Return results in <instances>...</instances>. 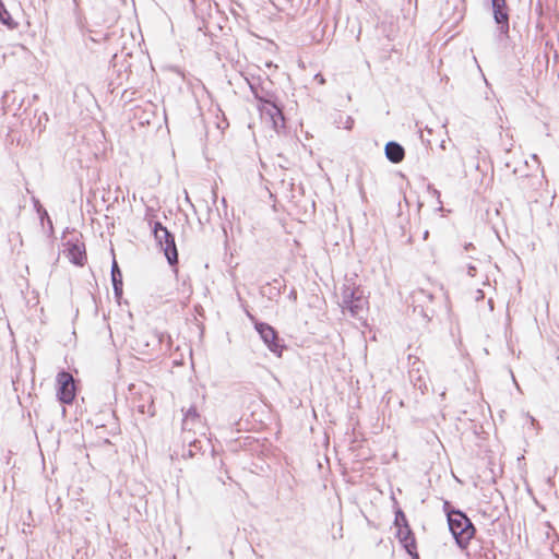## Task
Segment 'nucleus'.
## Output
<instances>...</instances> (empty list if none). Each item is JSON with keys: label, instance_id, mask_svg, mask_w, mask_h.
I'll use <instances>...</instances> for the list:
<instances>
[{"label": "nucleus", "instance_id": "obj_7", "mask_svg": "<svg viewBox=\"0 0 559 559\" xmlns=\"http://www.w3.org/2000/svg\"><path fill=\"white\" fill-rule=\"evenodd\" d=\"M64 254L69 261L78 266H83L86 261V250L79 237H72L63 242Z\"/></svg>", "mask_w": 559, "mask_h": 559}, {"label": "nucleus", "instance_id": "obj_26", "mask_svg": "<svg viewBox=\"0 0 559 559\" xmlns=\"http://www.w3.org/2000/svg\"><path fill=\"white\" fill-rule=\"evenodd\" d=\"M45 221H46V222H47V224H48V228H49L50 233H52V231H53V226H52V221H51V218L48 216V218H45Z\"/></svg>", "mask_w": 559, "mask_h": 559}, {"label": "nucleus", "instance_id": "obj_10", "mask_svg": "<svg viewBox=\"0 0 559 559\" xmlns=\"http://www.w3.org/2000/svg\"><path fill=\"white\" fill-rule=\"evenodd\" d=\"M342 302L353 316H358L364 305L359 289L350 288L349 286H345L343 289Z\"/></svg>", "mask_w": 559, "mask_h": 559}, {"label": "nucleus", "instance_id": "obj_29", "mask_svg": "<svg viewBox=\"0 0 559 559\" xmlns=\"http://www.w3.org/2000/svg\"><path fill=\"white\" fill-rule=\"evenodd\" d=\"M319 81H320V83H324V79L323 78H319Z\"/></svg>", "mask_w": 559, "mask_h": 559}, {"label": "nucleus", "instance_id": "obj_17", "mask_svg": "<svg viewBox=\"0 0 559 559\" xmlns=\"http://www.w3.org/2000/svg\"><path fill=\"white\" fill-rule=\"evenodd\" d=\"M183 418L186 426L188 425V423H197L200 426V428H203L201 416L199 415L194 406L188 408V411L185 413Z\"/></svg>", "mask_w": 559, "mask_h": 559}, {"label": "nucleus", "instance_id": "obj_18", "mask_svg": "<svg viewBox=\"0 0 559 559\" xmlns=\"http://www.w3.org/2000/svg\"><path fill=\"white\" fill-rule=\"evenodd\" d=\"M335 123L337 128L352 130L354 127V119L348 115L340 114L338 117L335 119Z\"/></svg>", "mask_w": 559, "mask_h": 559}, {"label": "nucleus", "instance_id": "obj_6", "mask_svg": "<svg viewBox=\"0 0 559 559\" xmlns=\"http://www.w3.org/2000/svg\"><path fill=\"white\" fill-rule=\"evenodd\" d=\"M57 397L62 404H72L75 397V384L71 373L62 370L57 374Z\"/></svg>", "mask_w": 559, "mask_h": 559}, {"label": "nucleus", "instance_id": "obj_16", "mask_svg": "<svg viewBox=\"0 0 559 559\" xmlns=\"http://www.w3.org/2000/svg\"><path fill=\"white\" fill-rule=\"evenodd\" d=\"M0 22L7 25L10 29H14L17 26V23L12 19L5 9L2 0H0Z\"/></svg>", "mask_w": 559, "mask_h": 559}, {"label": "nucleus", "instance_id": "obj_15", "mask_svg": "<svg viewBox=\"0 0 559 559\" xmlns=\"http://www.w3.org/2000/svg\"><path fill=\"white\" fill-rule=\"evenodd\" d=\"M183 441L189 442V449L183 452V457H192L197 451L201 450V442L198 439L192 438L191 436H183Z\"/></svg>", "mask_w": 559, "mask_h": 559}, {"label": "nucleus", "instance_id": "obj_13", "mask_svg": "<svg viewBox=\"0 0 559 559\" xmlns=\"http://www.w3.org/2000/svg\"><path fill=\"white\" fill-rule=\"evenodd\" d=\"M111 283H112L115 297L121 298L122 293H123L122 272L115 259L111 264Z\"/></svg>", "mask_w": 559, "mask_h": 559}, {"label": "nucleus", "instance_id": "obj_8", "mask_svg": "<svg viewBox=\"0 0 559 559\" xmlns=\"http://www.w3.org/2000/svg\"><path fill=\"white\" fill-rule=\"evenodd\" d=\"M491 9L500 35L508 36L510 31V14L507 0H491Z\"/></svg>", "mask_w": 559, "mask_h": 559}, {"label": "nucleus", "instance_id": "obj_12", "mask_svg": "<svg viewBox=\"0 0 559 559\" xmlns=\"http://www.w3.org/2000/svg\"><path fill=\"white\" fill-rule=\"evenodd\" d=\"M384 154L391 163L399 164L405 157V150L399 142L389 141L384 146Z\"/></svg>", "mask_w": 559, "mask_h": 559}, {"label": "nucleus", "instance_id": "obj_4", "mask_svg": "<svg viewBox=\"0 0 559 559\" xmlns=\"http://www.w3.org/2000/svg\"><path fill=\"white\" fill-rule=\"evenodd\" d=\"M168 341V347L170 343V337L165 333L158 332L156 330H145L139 333V335L134 338V349L141 354H148L150 352H154L159 349L165 341Z\"/></svg>", "mask_w": 559, "mask_h": 559}, {"label": "nucleus", "instance_id": "obj_25", "mask_svg": "<svg viewBox=\"0 0 559 559\" xmlns=\"http://www.w3.org/2000/svg\"><path fill=\"white\" fill-rule=\"evenodd\" d=\"M429 190H431L433 197H436L438 200L440 199V192L437 189H433L429 186Z\"/></svg>", "mask_w": 559, "mask_h": 559}, {"label": "nucleus", "instance_id": "obj_1", "mask_svg": "<svg viewBox=\"0 0 559 559\" xmlns=\"http://www.w3.org/2000/svg\"><path fill=\"white\" fill-rule=\"evenodd\" d=\"M443 511L457 547L462 550L466 549L476 534L475 525L466 513L453 508L449 501H444Z\"/></svg>", "mask_w": 559, "mask_h": 559}, {"label": "nucleus", "instance_id": "obj_5", "mask_svg": "<svg viewBox=\"0 0 559 559\" xmlns=\"http://www.w3.org/2000/svg\"><path fill=\"white\" fill-rule=\"evenodd\" d=\"M254 329L267 348L280 357L284 345L281 343L277 331L269 323L260 321H254Z\"/></svg>", "mask_w": 559, "mask_h": 559}, {"label": "nucleus", "instance_id": "obj_3", "mask_svg": "<svg viewBox=\"0 0 559 559\" xmlns=\"http://www.w3.org/2000/svg\"><path fill=\"white\" fill-rule=\"evenodd\" d=\"M152 233L160 250H163L168 264L174 267L175 273H177L178 250L174 234L157 221L152 225Z\"/></svg>", "mask_w": 559, "mask_h": 559}, {"label": "nucleus", "instance_id": "obj_28", "mask_svg": "<svg viewBox=\"0 0 559 559\" xmlns=\"http://www.w3.org/2000/svg\"><path fill=\"white\" fill-rule=\"evenodd\" d=\"M69 231V228H66V230L63 231V235H62V239L66 238V234Z\"/></svg>", "mask_w": 559, "mask_h": 559}, {"label": "nucleus", "instance_id": "obj_14", "mask_svg": "<svg viewBox=\"0 0 559 559\" xmlns=\"http://www.w3.org/2000/svg\"><path fill=\"white\" fill-rule=\"evenodd\" d=\"M409 379L413 385L418 389L423 394L428 391V384L424 374L420 372V369H415L414 367L409 370Z\"/></svg>", "mask_w": 559, "mask_h": 559}, {"label": "nucleus", "instance_id": "obj_21", "mask_svg": "<svg viewBox=\"0 0 559 559\" xmlns=\"http://www.w3.org/2000/svg\"><path fill=\"white\" fill-rule=\"evenodd\" d=\"M198 428L201 429L197 423H188V425L186 427L185 418L182 419V430H183L185 436H189L190 432H192V431L195 433V430Z\"/></svg>", "mask_w": 559, "mask_h": 559}, {"label": "nucleus", "instance_id": "obj_9", "mask_svg": "<svg viewBox=\"0 0 559 559\" xmlns=\"http://www.w3.org/2000/svg\"><path fill=\"white\" fill-rule=\"evenodd\" d=\"M409 298L412 300L414 312H418L423 317L429 318V312L431 311L428 305L433 301V294L426 289L418 288L412 292Z\"/></svg>", "mask_w": 559, "mask_h": 559}, {"label": "nucleus", "instance_id": "obj_19", "mask_svg": "<svg viewBox=\"0 0 559 559\" xmlns=\"http://www.w3.org/2000/svg\"><path fill=\"white\" fill-rule=\"evenodd\" d=\"M33 204H34V209L36 210V212H37V214L39 216L40 223L44 224L45 218H48V216H49L48 212L41 205V203L39 202L38 199L33 198Z\"/></svg>", "mask_w": 559, "mask_h": 559}, {"label": "nucleus", "instance_id": "obj_23", "mask_svg": "<svg viewBox=\"0 0 559 559\" xmlns=\"http://www.w3.org/2000/svg\"><path fill=\"white\" fill-rule=\"evenodd\" d=\"M476 266L473 265V264H468L467 266V274L472 277H474L476 275Z\"/></svg>", "mask_w": 559, "mask_h": 559}, {"label": "nucleus", "instance_id": "obj_24", "mask_svg": "<svg viewBox=\"0 0 559 559\" xmlns=\"http://www.w3.org/2000/svg\"><path fill=\"white\" fill-rule=\"evenodd\" d=\"M288 299L296 302L297 301V290L293 288L288 294Z\"/></svg>", "mask_w": 559, "mask_h": 559}, {"label": "nucleus", "instance_id": "obj_11", "mask_svg": "<svg viewBox=\"0 0 559 559\" xmlns=\"http://www.w3.org/2000/svg\"><path fill=\"white\" fill-rule=\"evenodd\" d=\"M396 536L402 546L405 548L406 552L412 557H417L416 539L411 527L408 526L399 528Z\"/></svg>", "mask_w": 559, "mask_h": 559}, {"label": "nucleus", "instance_id": "obj_2", "mask_svg": "<svg viewBox=\"0 0 559 559\" xmlns=\"http://www.w3.org/2000/svg\"><path fill=\"white\" fill-rule=\"evenodd\" d=\"M246 81L257 100L271 105L269 114L272 118L274 128L277 129L280 121L282 122L283 126L284 116L281 108H278L272 102L273 94L269 90V86L272 84V82L269 80V78L261 75H251L250 78H246Z\"/></svg>", "mask_w": 559, "mask_h": 559}, {"label": "nucleus", "instance_id": "obj_20", "mask_svg": "<svg viewBox=\"0 0 559 559\" xmlns=\"http://www.w3.org/2000/svg\"><path fill=\"white\" fill-rule=\"evenodd\" d=\"M394 524L395 526L399 528L401 527H408V522H407V519H406V515L405 513L399 509L396 512H395V519H394Z\"/></svg>", "mask_w": 559, "mask_h": 559}, {"label": "nucleus", "instance_id": "obj_22", "mask_svg": "<svg viewBox=\"0 0 559 559\" xmlns=\"http://www.w3.org/2000/svg\"><path fill=\"white\" fill-rule=\"evenodd\" d=\"M274 285H270V298H272L273 296H278L281 294V283L278 280H274L273 282Z\"/></svg>", "mask_w": 559, "mask_h": 559}, {"label": "nucleus", "instance_id": "obj_30", "mask_svg": "<svg viewBox=\"0 0 559 559\" xmlns=\"http://www.w3.org/2000/svg\"><path fill=\"white\" fill-rule=\"evenodd\" d=\"M427 236H428V231H425V234H424V238L426 239V238H427Z\"/></svg>", "mask_w": 559, "mask_h": 559}, {"label": "nucleus", "instance_id": "obj_27", "mask_svg": "<svg viewBox=\"0 0 559 559\" xmlns=\"http://www.w3.org/2000/svg\"><path fill=\"white\" fill-rule=\"evenodd\" d=\"M472 249H473V250L475 249L472 242L465 243V246H464V250H465V251H467V252H468V251H469V250H472Z\"/></svg>", "mask_w": 559, "mask_h": 559}]
</instances>
